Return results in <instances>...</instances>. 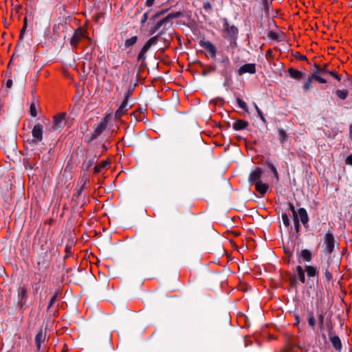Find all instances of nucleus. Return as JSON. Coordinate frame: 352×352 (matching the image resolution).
<instances>
[{
	"label": "nucleus",
	"mask_w": 352,
	"mask_h": 352,
	"mask_svg": "<svg viewBox=\"0 0 352 352\" xmlns=\"http://www.w3.org/2000/svg\"><path fill=\"white\" fill-rule=\"evenodd\" d=\"M184 15V12L182 11L178 12H172L168 14L166 16L157 21L149 30V34L154 35L151 38H150L142 47L140 52H139L137 59L138 61H140L142 64L146 60V54L148 50L151 48V46L155 45L159 41L162 36L166 35L168 32L172 31L171 25L172 23L170 21L174 19H177Z\"/></svg>",
	"instance_id": "nucleus-1"
},
{
	"label": "nucleus",
	"mask_w": 352,
	"mask_h": 352,
	"mask_svg": "<svg viewBox=\"0 0 352 352\" xmlns=\"http://www.w3.org/2000/svg\"><path fill=\"white\" fill-rule=\"evenodd\" d=\"M223 37L226 39L231 48H235L237 46V39L239 35V29L234 25H230L226 18H223Z\"/></svg>",
	"instance_id": "nucleus-2"
},
{
	"label": "nucleus",
	"mask_w": 352,
	"mask_h": 352,
	"mask_svg": "<svg viewBox=\"0 0 352 352\" xmlns=\"http://www.w3.org/2000/svg\"><path fill=\"white\" fill-rule=\"evenodd\" d=\"M84 38H88L87 32L80 27L74 30V34L69 40V43L74 50H76L79 43Z\"/></svg>",
	"instance_id": "nucleus-3"
},
{
	"label": "nucleus",
	"mask_w": 352,
	"mask_h": 352,
	"mask_svg": "<svg viewBox=\"0 0 352 352\" xmlns=\"http://www.w3.org/2000/svg\"><path fill=\"white\" fill-rule=\"evenodd\" d=\"M287 206L289 214H292L293 220H308L307 212L305 208H300L296 210L292 204L287 203Z\"/></svg>",
	"instance_id": "nucleus-4"
},
{
	"label": "nucleus",
	"mask_w": 352,
	"mask_h": 352,
	"mask_svg": "<svg viewBox=\"0 0 352 352\" xmlns=\"http://www.w3.org/2000/svg\"><path fill=\"white\" fill-rule=\"evenodd\" d=\"M220 65L221 67V74L226 78V80H229L232 76V67L228 56H222L220 60Z\"/></svg>",
	"instance_id": "nucleus-5"
},
{
	"label": "nucleus",
	"mask_w": 352,
	"mask_h": 352,
	"mask_svg": "<svg viewBox=\"0 0 352 352\" xmlns=\"http://www.w3.org/2000/svg\"><path fill=\"white\" fill-rule=\"evenodd\" d=\"M323 241H324L323 245L324 247V252L329 254H331L334 250L335 243H336L334 236H333V234L332 233V232L329 230L325 234L324 239H323Z\"/></svg>",
	"instance_id": "nucleus-6"
},
{
	"label": "nucleus",
	"mask_w": 352,
	"mask_h": 352,
	"mask_svg": "<svg viewBox=\"0 0 352 352\" xmlns=\"http://www.w3.org/2000/svg\"><path fill=\"white\" fill-rule=\"evenodd\" d=\"M28 289L25 285L20 287L18 289L17 305L21 309H24L26 307V302L28 299Z\"/></svg>",
	"instance_id": "nucleus-7"
},
{
	"label": "nucleus",
	"mask_w": 352,
	"mask_h": 352,
	"mask_svg": "<svg viewBox=\"0 0 352 352\" xmlns=\"http://www.w3.org/2000/svg\"><path fill=\"white\" fill-rule=\"evenodd\" d=\"M66 113H61L55 115L53 118L52 129L54 131H60L66 124Z\"/></svg>",
	"instance_id": "nucleus-8"
},
{
	"label": "nucleus",
	"mask_w": 352,
	"mask_h": 352,
	"mask_svg": "<svg viewBox=\"0 0 352 352\" xmlns=\"http://www.w3.org/2000/svg\"><path fill=\"white\" fill-rule=\"evenodd\" d=\"M43 126L41 123H36L32 130V139L31 142L36 144L42 142L43 139Z\"/></svg>",
	"instance_id": "nucleus-9"
},
{
	"label": "nucleus",
	"mask_w": 352,
	"mask_h": 352,
	"mask_svg": "<svg viewBox=\"0 0 352 352\" xmlns=\"http://www.w3.org/2000/svg\"><path fill=\"white\" fill-rule=\"evenodd\" d=\"M84 188L76 187L75 192L72 197V201L75 203L76 205L83 206L87 202V199L85 195H82Z\"/></svg>",
	"instance_id": "nucleus-10"
},
{
	"label": "nucleus",
	"mask_w": 352,
	"mask_h": 352,
	"mask_svg": "<svg viewBox=\"0 0 352 352\" xmlns=\"http://www.w3.org/2000/svg\"><path fill=\"white\" fill-rule=\"evenodd\" d=\"M199 44L202 48L206 50L210 54L211 58L216 57V47L210 41L201 40Z\"/></svg>",
	"instance_id": "nucleus-11"
},
{
	"label": "nucleus",
	"mask_w": 352,
	"mask_h": 352,
	"mask_svg": "<svg viewBox=\"0 0 352 352\" xmlns=\"http://www.w3.org/2000/svg\"><path fill=\"white\" fill-rule=\"evenodd\" d=\"M263 175V170L260 167H256L253 170L249 175L248 182L250 185H254L257 182L261 181V177Z\"/></svg>",
	"instance_id": "nucleus-12"
},
{
	"label": "nucleus",
	"mask_w": 352,
	"mask_h": 352,
	"mask_svg": "<svg viewBox=\"0 0 352 352\" xmlns=\"http://www.w3.org/2000/svg\"><path fill=\"white\" fill-rule=\"evenodd\" d=\"M256 72V65L254 63H247L239 67L237 70V74L241 76L245 73L254 74Z\"/></svg>",
	"instance_id": "nucleus-13"
},
{
	"label": "nucleus",
	"mask_w": 352,
	"mask_h": 352,
	"mask_svg": "<svg viewBox=\"0 0 352 352\" xmlns=\"http://www.w3.org/2000/svg\"><path fill=\"white\" fill-rule=\"evenodd\" d=\"M305 272L307 274L308 278H311L314 277H318L319 269L318 267L314 265H305Z\"/></svg>",
	"instance_id": "nucleus-14"
},
{
	"label": "nucleus",
	"mask_w": 352,
	"mask_h": 352,
	"mask_svg": "<svg viewBox=\"0 0 352 352\" xmlns=\"http://www.w3.org/2000/svg\"><path fill=\"white\" fill-rule=\"evenodd\" d=\"M294 278L298 279L301 283H305L306 281L305 272L304 267L301 265H298L296 267Z\"/></svg>",
	"instance_id": "nucleus-15"
},
{
	"label": "nucleus",
	"mask_w": 352,
	"mask_h": 352,
	"mask_svg": "<svg viewBox=\"0 0 352 352\" xmlns=\"http://www.w3.org/2000/svg\"><path fill=\"white\" fill-rule=\"evenodd\" d=\"M287 72L289 76L296 80H300L306 76V74L300 71L297 70L293 67H290L287 69Z\"/></svg>",
	"instance_id": "nucleus-16"
},
{
	"label": "nucleus",
	"mask_w": 352,
	"mask_h": 352,
	"mask_svg": "<svg viewBox=\"0 0 352 352\" xmlns=\"http://www.w3.org/2000/svg\"><path fill=\"white\" fill-rule=\"evenodd\" d=\"M329 338L334 349L340 351L342 346L340 338L335 334L329 335Z\"/></svg>",
	"instance_id": "nucleus-17"
},
{
	"label": "nucleus",
	"mask_w": 352,
	"mask_h": 352,
	"mask_svg": "<svg viewBox=\"0 0 352 352\" xmlns=\"http://www.w3.org/2000/svg\"><path fill=\"white\" fill-rule=\"evenodd\" d=\"M312 260L311 252L307 249L301 250L299 254V262H310Z\"/></svg>",
	"instance_id": "nucleus-18"
},
{
	"label": "nucleus",
	"mask_w": 352,
	"mask_h": 352,
	"mask_svg": "<svg viewBox=\"0 0 352 352\" xmlns=\"http://www.w3.org/2000/svg\"><path fill=\"white\" fill-rule=\"evenodd\" d=\"M127 105L128 102L126 100H123L119 108L115 113V118L116 119H120L124 114H125L127 111Z\"/></svg>",
	"instance_id": "nucleus-19"
},
{
	"label": "nucleus",
	"mask_w": 352,
	"mask_h": 352,
	"mask_svg": "<svg viewBox=\"0 0 352 352\" xmlns=\"http://www.w3.org/2000/svg\"><path fill=\"white\" fill-rule=\"evenodd\" d=\"M249 125L248 122L244 120H236L233 124H232V128L235 131H241L245 129H246Z\"/></svg>",
	"instance_id": "nucleus-20"
},
{
	"label": "nucleus",
	"mask_w": 352,
	"mask_h": 352,
	"mask_svg": "<svg viewBox=\"0 0 352 352\" xmlns=\"http://www.w3.org/2000/svg\"><path fill=\"white\" fill-rule=\"evenodd\" d=\"M175 34V31H170L166 34V35L162 36L159 41H161L164 43L165 47L168 48L170 45V41L173 38V35Z\"/></svg>",
	"instance_id": "nucleus-21"
},
{
	"label": "nucleus",
	"mask_w": 352,
	"mask_h": 352,
	"mask_svg": "<svg viewBox=\"0 0 352 352\" xmlns=\"http://www.w3.org/2000/svg\"><path fill=\"white\" fill-rule=\"evenodd\" d=\"M254 185L255 186L256 191H258L261 195L265 194L269 189V185L267 184L263 183L261 181L257 182Z\"/></svg>",
	"instance_id": "nucleus-22"
},
{
	"label": "nucleus",
	"mask_w": 352,
	"mask_h": 352,
	"mask_svg": "<svg viewBox=\"0 0 352 352\" xmlns=\"http://www.w3.org/2000/svg\"><path fill=\"white\" fill-rule=\"evenodd\" d=\"M99 155L96 153L93 157L87 158L83 162V166L86 170H88L99 158Z\"/></svg>",
	"instance_id": "nucleus-23"
},
{
	"label": "nucleus",
	"mask_w": 352,
	"mask_h": 352,
	"mask_svg": "<svg viewBox=\"0 0 352 352\" xmlns=\"http://www.w3.org/2000/svg\"><path fill=\"white\" fill-rule=\"evenodd\" d=\"M107 118H103L100 124L95 129L94 132L98 135H101L107 126Z\"/></svg>",
	"instance_id": "nucleus-24"
},
{
	"label": "nucleus",
	"mask_w": 352,
	"mask_h": 352,
	"mask_svg": "<svg viewBox=\"0 0 352 352\" xmlns=\"http://www.w3.org/2000/svg\"><path fill=\"white\" fill-rule=\"evenodd\" d=\"M278 139L280 140V142L282 146L284 145L285 142L288 139V135L287 134V132L285 129L279 128L278 129Z\"/></svg>",
	"instance_id": "nucleus-25"
},
{
	"label": "nucleus",
	"mask_w": 352,
	"mask_h": 352,
	"mask_svg": "<svg viewBox=\"0 0 352 352\" xmlns=\"http://www.w3.org/2000/svg\"><path fill=\"white\" fill-rule=\"evenodd\" d=\"M45 340V335L42 332L40 331L36 335L35 338V342L36 344V347L38 349H40L42 343L44 342Z\"/></svg>",
	"instance_id": "nucleus-26"
},
{
	"label": "nucleus",
	"mask_w": 352,
	"mask_h": 352,
	"mask_svg": "<svg viewBox=\"0 0 352 352\" xmlns=\"http://www.w3.org/2000/svg\"><path fill=\"white\" fill-rule=\"evenodd\" d=\"M314 67L316 68V71L318 73H320L321 75H324L326 74H329L331 75V73L333 72V71H330L327 69V65L325 64L323 65V67H320L317 64H314Z\"/></svg>",
	"instance_id": "nucleus-27"
},
{
	"label": "nucleus",
	"mask_w": 352,
	"mask_h": 352,
	"mask_svg": "<svg viewBox=\"0 0 352 352\" xmlns=\"http://www.w3.org/2000/svg\"><path fill=\"white\" fill-rule=\"evenodd\" d=\"M265 164L267 166V168L270 170V171L272 173V174H273L274 177L276 178V181L278 182L279 181V175H278V173L275 166L270 161H267Z\"/></svg>",
	"instance_id": "nucleus-28"
},
{
	"label": "nucleus",
	"mask_w": 352,
	"mask_h": 352,
	"mask_svg": "<svg viewBox=\"0 0 352 352\" xmlns=\"http://www.w3.org/2000/svg\"><path fill=\"white\" fill-rule=\"evenodd\" d=\"M109 164L107 161H102L99 164H97L94 166V170L95 173H100L104 171L106 168L107 166Z\"/></svg>",
	"instance_id": "nucleus-29"
},
{
	"label": "nucleus",
	"mask_w": 352,
	"mask_h": 352,
	"mask_svg": "<svg viewBox=\"0 0 352 352\" xmlns=\"http://www.w3.org/2000/svg\"><path fill=\"white\" fill-rule=\"evenodd\" d=\"M89 182V178L87 175H83L77 183L76 186L82 188H85V186Z\"/></svg>",
	"instance_id": "nucleus-30"
},
{
	"label": "nucleus",
	"mask_w": 352,
	"mask_h": 352,
	"mask_svg": "<svg viewBox=\"0 0 352 352\" xmlns=\"http://www.w3.org/2000/svg\"><path fill=\"white\" fill-rule=\"evenodd\" d=\"M137 41H138V36H133L125 40L124 46L126 48H128V47L135 45Z\"/></svg>",
	"instance_id": "nucleus-31"
},
{
	"label": "nucleus",
	"mask_w": 352,
	"mask_h": 352,
	"mask_svg": "<svg viewBox=\"0 0 352 352\" xmlns=\"http://www.w3.org/2000/svg\"><path fill=\"white\" fill-rule=\"evenodd\" d=\"M322 271H323V273H324V278H325V281L329 283V281L332 279L333 278V276H332V274L330 272V271L329 270V266L327 267H323L322 268Z\"/></svg>",
	"instance_id": "nucleus-32"
},
{
	"label": "nucleus",
	"mask_w": 352,
	"mask_h": 352,
	"mask_svg": "<svg viewBox=\"0 0 352 352\" xmlns=\"http://www.w3.org/2000/svg\"><path fill=\"white\" fill-rule=\"evenodd\" d=\"M320 73H318L316 71L311 74V79H314L318 81L320 83L324 84L327 82V80L319 76Z\"/></svg>",
	"instance_id": "nucleus-33"
},
{
	"label": "nucleus",
	"mask_w": 352,
	"mask_h": 352,
	"mask_svg": "<svg viewBox=\"0 0 352 352\" xmlns=\"http://www.w3.org/2000/svg\"><path fill=\"white\" fill-rule=\"evenodd\" d=\"M308 324L313 329L315 328L316 320H315L314 314L312 311L309 312L308 314Z\"/></svg>",
	"instance_id": "nucleus-34"
},
{
	"label": "nucleus",
	"mask_w": 352,
	"mask_h": 352,
	"mask_svg": "<svg viewBox=\"0 0 352 352\" xmlns=\"http://www.w3.org/2000/svg\"><path fill=\"white\" fill-rule=\"evenodd\" d=\"M169 9H164V10H161L160 11H157L155 13V14H153L150 20L151 21H155L156 19L159 18L160 16H163L168 11Z\"/></svg>",
	"instance_id": "nucleus-35"
},
{
	"label": "nucleus",
	"mask_w": 352,
	"mask_h": 352,
	"mask_svg": "<svg viewBox=\"0 0 352 352\" xmlns=\"http://www.w3.org/2000/svg\"><path fill=\"white\" fill-rule=\"evenodd\" d=\"M336 95L339 98H340L342 100H344L346 98V97L348 96V91L345 89H342V90L338 89L336 91Z\"/></svg>",
	"instance_id": "nucleus-36"
},
{
	"label": "nucleus",
	"mask_w": 352,
	"mask_h": 352,
	"mask_svg": "<svg viewBox=\"0 0 352 352\" xmlns=\"http://www.w3.org/2000/svg\"><path fill=\"white\" fill-rule=\"evenodd\" d=\"M236 102L239 107L246 112H248V107L247 104L240 98H236Z\"/></svg>",
	"instance_id": "nucleus-37"
},
{
	"label": "nucleus",
	"mask_w": 352,
	"mask_h": 352,
	"mask_svg": "<svg viewBox=\"0 0 352 352\" xmlns=\"http://www.w3.org/2000/svg\"><path fill=\"white\" fill-rule=\"evenodd\" d=\"M58 298V292L55 293L53 296L51 298L48 306H47V311H50L51 307L53 306V305L56 302Z\"/></svg>",
	"instance_id": "nucleus-38"
},
{
	"label": "nucleus",
	"mask_w": 352,
	"mask_h": 352,
	"mask_svg": "<svg viewBox=\"0 0 352 352\" xmlns=\"http://www.w3.org/2000/svg\"><path fill=\"white\" fill-rule=\"evenodd\" d=\"M27 29V18L25 17L23 20V25L21 30L20 35H19V40H22L23 38V35L25 32V30Z\"/></svg>",
	"instance_id": "nucleus-39"
},
{
	"label": "nucleus",
	"mask_w": 352,
	"mask_h": 352,
	"mask_svg": "<svg viewBox=\"0 0 352 352\" xmlns=\"http://www.w3.org/2000/svg\"><path fill=\"white\" fill-rule=\"evenodd\" d=\"M314 79H311V74L309 76L307 80L304 83L303 85V89L307 91L309 90L311 87L312 80Z\"/></svg>",
	"instance_id": "nucleus-40"
},
{
	"label": "nucleus",
	"mask_w": 352,
	"mask_h": 352,
	"mask_svg": "<svg viewBox=\"0 0 352 352\" xmlns=\"http://www.w3.org/2000/svg\"><path fill=\"white\" fill-rule=\"evenodd\" d=\"M324 318V315L322 311H320V313H319L318 315V325L321 329L323 328Z\"/></svg>",
	"instance_id": "nucleus-41"
},
{
	"label": "nucleus",
	"mask_w": 352,
	"mask_h": 352,
	"mask_svg": "<svg viewBox=\"0 0 352 352\" xmlns=\"http://www.w3.org/2000/svg\"><path fill=\"white\" fill-rule=\"evenodd\" d=\"M203 8L208 13L211 12L212 11V6L208 1H204Z\"/></svg>",
	"instance_id": "nucleus-42"
},
{
	"label": "nucleus",
	"mask_w": 352,
	"mask_h": 352,
	"mask_svg": "<svg viewBox=\"0 0 352 352\" xmlns=\"http://www.w3.org/2000/svg\"><path fill=\"white\" fill-rule=\"evenodd\" d=\"M30 113L32 117H36L37 116V111L36 109V106L34 103H32L30 107Z\"/></svg>",
	"instance_id": "nucleus-43"
},
{
	"label": "nucleus",
	"mask_w": 352,
	"mask_h": 352,
	"mask_svg": "<svg viewBox=\"0 0 352 352\" xmlns=\"http://www.w3.org/2000/svg\"><path fill=\"white\" fill-rule=\"evenodd\" d=\"M268 37L273 40H278V34L276 32L270 31L267 34Z\"/></svg>",
	"instance_id": "nucleus-44"
},
{
	"label": "nucleus",
	"mask_w": 352,
	"mask_h": 352,
	"mask_svg": "<svg viewBox=\"0 0 352 352\" xmlns=\"http://www.w3.org/2000/svg\"><path fill=\"white\" fill-rule=\"evenodd\" d=\"M133 89H129L125 94H124V100H126L127 102H129V98L131 97L133 94Z\"/></svg>",
	"instance_id": "nucleus-45"
},
{
	"label": "nucleus",
	"mask_w": 352,
	"mask_h": 352,
	"mask_svg": "<svg viewBox=\"0 0 352 352\" xmlns=\"http://www.w3.org/2000/svg\"><path fill=\"white\" fill-rule=\"evenodd\" d=\"M215 69V67L210 66L208 69H204L202 71V75L207 76L209 73L214 72Z\"/></svg>",
	"instance_id": "nucleus-46"
},
{
	"label": "nucleus",
	"mask_w": 352,
	"mask_h": 352,
	"mask_svg": "<svg viewBox=\"0 0 352 352\" xmlns=\"http://www.w3.org/2000/svg\"><path fill=\"white\" fill-rule=\"evenodd\" d=\"M327 327L329 331V336L334 334L333 327L331 320L329 321V322L327 323Z\"/></svg>",
	"instance_id": "nucleus-47"
},
{
	"label": "nucleus",
	"mask_w": 352,
	"mask_h": 352,
	"mask_svg": "<svg viewBox=\"0 0 352 352\" xmlns=\"http://www.w3.org/2000/svg\"><path fill=\"white\" fill-rule=\"evenodd\" d=\"M148 19V12H146L144 13V14L142 16L140 23L142 25H143Z\"/></svg>",
	"instance_id": "nucleus-48"
},
{
	"label": "nucleus",
	"mask_w": 352,
	"mask_h": 352,
	"mask_svg": "<svg viewBox=\"0 0 352 352\" xmlns=\"http://www.w3.org/2000/svg\"><path fill=\"white\" fill-rule=\"evenodd\" d=\"M295 57L300 60H308L306 56L300 54V52H296Z\"/></svg>",
	"instance_id": "nucleus-49"
},
{
	"label": "nucleus",
	"mask_w": 352,
	"mask_h": 352,
	"mask_svg": "<svg viewBox=\"0 0 352 352\" xmlns=\"http://www.w3.org/2000/svg\"><path fill=\"white\" fill-rule=\"evenodd\" d=\"M155 1L156 0H146L144 5L146 7L151 8L154 6Z\"/></svg>",
	"instance_id": "nucleus-50"
},
{
	"label": "nucleus",
	"mask_w": 352,
	"mask_h": 352,
	"mask_svg": "<svg viewBox=\"0 0 352 352\" xmlns=\"http://www.w3.org/2000/svg\"><path fill=\"white\" fill-rule=\"evenodd\" d=\"M257 113H258V117L260 118V119L262 120V122H263V123L266 124V123H267V120H266V119L265 118V117H264V116H263V112L261 111V109H258V112H257Z\"/></svg>",
	"instance_id": "nucleus-51"
},
{
	"label": "nucleus",
	"mask_w": 352,
	"mask_h": 352,
	"mask_svg": "<svg viewBox=\"0 0 352 352\" xmlns=\"http://www.w3.org/2000/svg\"><path fill=\"white\" fill-rule=\"evenodd\" d=\"M40 289V283H36L33 285V292L34 294L38 293V290Z\"/></svg>",
	"instance_id": "nucleus-52"
},
{
	"label": "nucleus",
	"mask_w": 352,
	"mask_h": 352,
	"mask_svg": "<svg viewBox=\"0 0 352 352\" xmlns=\"http://www.w3.org/2000/svg\"><path fill=\"white\" fill-rule=\"evenodd\" d=\"M294 223V227L296 232L298 233L300 230V221H293Z\"/></svg>",
	"instance_id": "nucleus-53"
},
{
	"label": "nucleus",
	"mask_w": 352,
	"mask_h": 352,
	"mask_svg": "<svg viewBox=\"0 0 352 352\" xmlns=\"http://www.w3.org/2000/svg\"><path fill=\"white\" fill-rule=\"evenodd\" d=\"M331 76L335 78L338 81H340L342 80V76L336 74L335 72L331 73Z\"/></svg>",
	"instance_id": "nucleus-54"
},
{
	"label": "nucleus",
	"mask_w": 352,
	"mask_h": 352,
	"mask_svg": "<svg viewBox=\"0 0 352 352\" xmlns=\"http://www.w3.org/2000/svg\"><path fill=\"white\" fill-rule=\"evenodd\" d=\"M98 135L96 134L95 132L94 133L91 134L88 142H92L93 140H96L97 138H98Z\"/></svg>",
	"instance_id": "nucleus-55"
},
{
	"label": "nucleus",
	"mask_w": 352,
	"mask_h": 352,
	"mask_svg": "<svg viewBox=\"0 0 352 352\" xmlns=\"http://www.w3.org/2000/svg\"><path fill=\"white\" fill-rule=\"evenodd\" d=\"M286 210H287V208ZM287 213L285 212V213L282 214V220H289L288 215H290V214H289L288 210H287Z\"/></svg>",
	"instance_id": "nucleus-56"
},
{
	"label": "nucleus",
	"mask_w": 352,
	"mask_h": 352,
	"mask_svg": "<svg viewBox=\"0 0 352 352\" xmlns=\"http://www.w3.org/2000/svg\"><path fill=\"white\" fill-rule=\"evenodd\" d=\"M346 164L352 165V155H349L346 159Z\"/></svg>",
	"instance_id": "nucleus-57"
},
{
	"label": "nucleus",
	"mask_w": 352,
	"mask_h": 352,
	"mask_svg": "<svg viewBox=\"0 0 352 352\" xmlns=\"http://www.w3.org/2000/svg\"><path fill=\"white\" fill-rule=\"evenodd\" d=\"M12 86V80L11 79H8L6 82V87L10 88Z\"/></svg>",
	"instance_id": "nucleus-58"
},
{
	"label": "nucleus",
	"mask_w": 352,
	"mask_h": 352,
	"mask_svg": "<svg viewBox=\"0 0 352 352\" xmlns=\"http://www.w3.org/2000/svg\"><path fill=\"white\" fill-rule=\"evenodd\" d=\"M349 138L352 140V124L349 126Z\"/></svg>",
	"instance_id": "nucleus-59"
},
{
	"label": "nucleus",
	"mask_w": 352,
	"mask_h": 352,
	"mask_svg": "<svg viewBox=\"0 0 352 352\" xmlns=\"http://www.w3.org/2000/svg\"><path fill=\"white\" fill-rule=\"evenodd\" d=\"M283 225L285 226V228H288L290 226L291 221H283Z\"/></svg>",
	"instance_id": "nucleus-60"
},
{
	"label": "nucleus",
	"mask_w": 352,
	"mask_h": 352,
	"mask_svg": "<svg viewBox=\"0 0 352 352\" xmlns=\"http://www.w3.org/2000/svg\"><path fill=\"white\" fill-rule=\"evenodd\" d=\"M295 319H296L295 324H299V322H300V318H299V316H296Z\"/></svg>",
	"instance_id": "nucleus-61"
},
{
	"label": "nucleus",
	"mask_w": 352,
	"mask_h": 352,
	"mask_svg": "<svg viewBox=\"0 0 352 352\" xmlns=\"http://www.w3.org/2000/svg\"><path fill=\"white\" fill-rule=\"evenodd\" d=\"M71 248H72V245H70V246L67 245V247H66V252H69Z\"/></svg>",
	"instance_id": "nucleus-62"
},
{
	"label": "nucleus",
	"mask_w": 352,
	"mask_h": 352,
	"mask_svg": "<svg viewBox=\"0 0 352 352\" xmlns=\"http://www.w3.org/2000/svg\"><path fill=\"white\" fill-rule=\"evenodd\" d=\"M254 107L256 112H258V109H260L258 108V107L257 106V104L256 103H254Z\"/></svg>",
	"instance_id": "nucleus-63"
},
{
	"label": "nucleus",
	"mask_w": 352,
	"mask_h": 352,
	"mask_svg": "<svg viewBox=\"0 0 352 352\" xmlns=\"http://www.w3.org/2000/svg\"><path fill=\"white\" fill-rule=\"evenodd\" d=\"M102 148H104V150L105 151H107L108 150V147L104 144L102 145Z\"/></svg>",
	"instance_id": "nucleus-64"
}]
</instances>
